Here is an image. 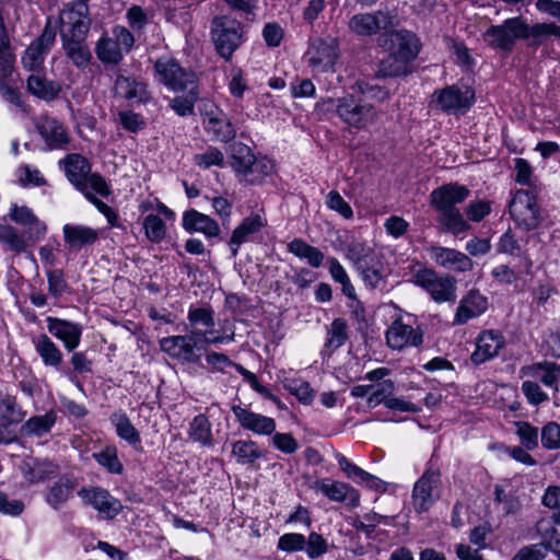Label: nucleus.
Here are the masks:
<instances>
[{"mask_svg": "<svg viewBox=\"0 0 560 560\" xmlns=\"http://www.w3.org/2000/svg\"><path fill=\"white\" fill-rule=\"evenodd\" d=\"M339 59V44L336 38H317L306 51V62L315 71L328 72L335 70Z\"/></svg>", "mask_w": 560, "mask_h": 560, "instance_id": "obj_14", "label": "nucleus"}, {"mask_svg": "<svg viewBox=\"0 0 560 560\" xmlns=\"http://www.w3.org/2000/svg\"><path fill=\"white\" fill-rule=\"evenodd\" d=\"M521 31L523 32L518 33V35L522 36V39H532V44L536 46L549 38L560 39V25L553 22L529 25L523 20V27Z\"/></svg>", "mask_w": 560, "mask_h": 560, "instance_id": "obj_37", "label": "nucleus"}, {"mask_svg": "<svg viewBox=\"0 0 560 560\" xmlns=\"http://www.w3.org/2000/svg\"><path fill=\"white\" fill-rule=\"evenodd\" d=\"M194 161L199 167L209 168L221 166L224 162V155L219 149L209 148L205 152L196 154Z\"/></svg>", "mask_w": 560, "mask_h": 560, "instance_id": "obj_62", "label": "nucleus"}, {"mask_svg": "<svg viewBox=\"0 0 560 560\" xmlns=\"http://www.w3.org/2000/svg\"><path fill=\"white\" fill-rule=\"evenodd\" d=\"M48 282V293L55 298H60L67 290L68 284L65 280L63 272L58 269H48L46 271Z\"/></svg>", "mask_w": 560, "mask_h": 560, "instance_id": "obj_58", "label": "nucleus"}, {"mask_svg": "<svg viewBox=\"0 0 560 560\" xmlns=\"http://www.w3.org/2000/svg\"><path fill=\"white\" fill-rule=\"evenodd\" d=\"M211 36L218 54L229 60L244 40L243 25L228 15L215 16Z\"/></svg>", "mask_w": 560, "mask_h": 560, "instance_id": "obj_6", "label": "nucleus"}, {"mask_svg": "<svg viewBox=\"0 0 560 560\" xmlns=\"http://www.w3.org/2000/svg\"><path fill=\"white\" fill-rule=\"evenodd\" d=\"M326 205L330 210L338 212L345 219H350L353 215V211L350 205L336 190L328 192Z\"/></svg>", "mask_w": 560, "mask_h": 560, "instance_id": "obj_63", "label": "nucleus"}, {"mask_svg": "<svg viewBox=\"0 0 560 560\" xmlns=\"http://www.w3.org/2000/svg\"><path fill=\"white\" fill-rule=\"evenodd\" d=\"M93 458L110 474H121L124 466L118 458L116 446L108 445L98 453L92 454Z\"/></svg>", "mask_w": 560, "mask_h": 560, "instance_id": "obj_49", "label": "nucleus"}, {"mask_svg": "<svg viewBox=\"0 0 560 560\" xmlns=\"http://www.w3.org/2000/svg\"><path fill=\"white\" fill-rule=\"evenodd\" d=\"M266 224V219L258 213L245 218L232 232L229 245L232 255L235 257L238 254L240 246L249 241L250 236L260 231Z\"/></svg>", "mask_w": 560, "mask_h": 560, "instance_id": "obj_33", "label": "nucleus"}, {"mask_svg": "<svg viewBox=\"0 0 560 560\" xmlns=\"http://www.w3.org/2000/svg\"><path fill=\"white\" fill-rule=\"evenodd\" d=\"M306 539L304 535L299 533H288L280 536L278 540V549L285 552H296L304 550Z\"/></svg>", "mask_w": 560, "mask_h": 560, "instance_id": "obj_57", "label": "nucleus"}, {"mask_svg": "<svg viewBox=\"0 0 560 560\" xmlns=\"http://www.w3.org/2000/svg\"><path fill=\"white\" fill-rule=\"evenodd\" d=\"M505 345L504 336L493 329L481 331L475 341V350L470 355V360L474 364H482L497 355L503 349Z\"/></svg>", "mask_w": 560, "mask_h": 560, "instance_id": "obj_20", "label": "nucleus"}, {"mask_svg": "<svg viewBox=\"0 0 560 560\" xmlns=\"http://www.w3.org/2000/svg\"><path fill=\"white\" fill-rule=\"evenodd\" d=\"M560 369L553 363H535L522 368L521 374L529 381L540 382L547 387L557 385Z\"/></svg>", "mask_w": 560, "mask_h": 560, "instance_id": "obj_39", "label": "nucleus"}, {"mask_svg": "<svg viewBox=\"0 0 560 560\" xmlns=\"http://www.w3.org/2000/svg\"><path fill=\"white\" fill-rule=\"evenodd\" d=\"M469 196L467 187L459 184H446L434 189L431 195V206L439 212L457 209L455 206L463 202Z\"/></svg>", "mask_w": 560, "mask_h": 560, "instance_id": "obj_22", "label": "nucleus"}, {"mask_svg": "<svg viewBox=\"0 0 560 560\" xmlns=\"http://www.w3.org/2000/svg\"><path fill=\"white\" fill-rule=\"evenodd\" d=\"M347 328V324L343 319H335L328 329L326 347L336 350L345 345L348 339Z\"/></svg>", "mask_w": 560, "mask_h": 560, "instance_id": "obj_52", "label": "nucleus"}, {"mask_svg": "<svg viewBox=\"0 0 560 560\" xmlns=\"http://www.w3.org/2000/svg\"><path fill=\"white\" fill-rule=\"evenodd\" d=\"M16 177L19 183L26 186H42L46 184L45 178L37 168L30 165H23L18 168Z\"/></svg>", "mask_w": 560, "mask_h": 560, "instance_id": "obj_59", "label": "nucleus"}, {"mask_svg": "<svg viewBox=\"0 0 560 560\" xmlns=\"http://www.w3.org/2000/svg\"><path fill=\"white\" fill-rule=\"evenodd\" d=\"M385 338L390 349L401 351L419 347L423 342V332L419 327H413L410 317H398L388 326Z\"/></svg>", "mask_w": 560, "mask_h": 560, "instance_id": "obj_13", "label": "nucleus"}, {"mask_svg": "<svg viewBox=\"0 0 560 560\" xmlns=\"http://www.w3.org/2000/svg\"><path fill=\"white\" fill-rule=\"evenodd\" d=\"M541 443L547 450L560 448V424L550 421L541 429Z\"/></svg>", "mask_w": 560, "mask_h": 560, "instance_id": "obj_61", "label": "nucleus"}, {"mask_svg": "<svg viewBox=\"0 0 560 560\" xmlns=\"http://www.w3.org/2000/svg\"><path fill=\"white\" fill-rule=\"evenodd\" d=\"M78 495L83 504L92 506L107 518H114L122 510L121 502L101 487H83Z\"/></svg>", "mask_w": 560, "mask_h": 560, "instance_id": "obj_19", "label": "nucleus"}, {"mask_svg": "<svg viewBox=\"0 0 560 560\" xmlns=\"http://www.w3.org/2000/svg\"><path fill=\"white\" fill-rule=\"evenodd\" d=\"M395 390V383L392 380H384L381 383L373 385L372 392L369 395L366 402L370 408H375L376 406L384 404L386 405V400L390 399L393 393Z\"/></svg>", "mask_w": 560, "mask_h": 560, "instance_id": "obj_51", "label": "nucleus"}, {"mask_svg": "<svg viewBox=\"0 0 560 560\" xmlns=\"http://www.w3.org/2000/svg\"><path fill=\"white\" fill-rule=\"evenodd\" d=\"M56 413L48 411L43 416L30 418L21 427V432L26 436H43L47 434L56 423Z\"/></svg>", "mask_w": 560, "mask_h": 560, "instance_id": "obj_43", "label": "nucleus"}, {"mask_svg": "<svg viewBox=\"0 0 560 560\" xmlns=\"http://www.w3.org/2000/svg\"><path fill=\"white\" fill-rule=\"evenodd\" d=\"M46 233V223L26 206L11 203L0 219V243L16 255L24 253L30 243L42 241Z\"/></svg>", "mask_w": 560, "mask_h": 560, "instance_id": "obj_1", "label": "nucleus"}, {"mask_svg": "<svg viewBox=\"0 0 560 560\" xmlns=\"http://www.w3.org/2000/svg\"><path fill=\"white\" fill-rule=\"evenodd\" d=\"M272 163L268 159H257L255 156L254 162L244 178L250 183L260 182L265 176L272 172Z\"/></svg>", "mask_w": 560, "mask_h": 560, "instance_id": "obj_56", "label": "nucleus"}, {"mask_svg": "<svg viewBox=\"0 0 560 560\" xmlns=\"http://www.w3.org/2000/svg\"><path fill=\"white\" fill-rule=\"evenodd\" d=\"M345 256L357 270L362 266L372 262L382 255L377 254L374 246L369 243L353 240L347 245Z\"/></svg>", "mask_w": 560, "mask_h": 560, "instance_id": "obj_38", "label": "nucleus"}, {"mask_svg": "<svg viewBox=\"0 0 560 560\" xmlns=\"http://www.w3.org/2000/svg\"><path fill=\"white\" fill-rule=\"evenodd\" d=\"M430 258L436 265L457 272L469 271L474 267L468 255L454 248L434 246L430 249Z\"/></svg>", "mask_w": 560, "mask_h": 560, "instance_id": "obj_24", "label": "nucleus"}, {"mask_svg": "<svg viewBox=\"0 0 560 560\" xmlns=\"http://www.w3.org/2000/svg\"><path fill=\"white\" fill-rule=\"evenodd\" d=\"M314 488L334 502H343L349 499L351 508L360 505L359 491L346 482L323 479L317 481Z\"/></svg>", "mask_w": 560, "mask_h": 560, "instance_id": "obj_25", "label": "nucleus"}, {"mask_svg": "<svg viewBox=\"0 0 560 560\" xmlns=\"http://www.w3.org/2000/svg\"><path fill=\"white\" fill-rule=\"evenodd\" d=\"M441 497V475L428 469L413 485L411 504L417 513L428 512Z\"/></svg>", "mask_w": 560, "mask_h": 560, "instance_id": "obj_11", "label": "nucleus"}, {"mask_svg": "<svg viewBox=\"0 0 560 560\" xmlns=\"http://www.w3.org/2000/svg\"><path fill=\"white\" fill-rule=\"evenodd\" d=\"M336 458L340 469L346 474V476L349 479H351L355 483L365 486L366 488L375 491L383 492L386 490V486L383 480H381L378 477L374 475H371L361 467L357 466L345 455L337 454Z\"/></svg>", "mask_w": 560, "mask_h": 560, "instance_id": "obj_30", "label": "nucleus"}, {"mask_svg": "<svg viewBox=\"0 0 560 560\" xmlns=\"http://www.w3.org/2000/svg\"><path fill=\"white\" fill-rule=\"evenodd\" d=\"M438 221L447 232L455 236L470 229V224L464 219L459 209L439 213Z\"/></svg>", "mask_w": 560, "mask_h": 560, "instance_id": "obj_48", "label": "nucleus"}, {"mask_svg": "<svg viewBox=\"0 0 560 560\" xmlns=\"http://www.w3.org/2000/svg\"><path fill=\"white\" fill-rule=\"evenodd\" d=\"M393 25V16L390 13L382 10L357 13L352 15L348 22L350 32L359 37L377 35L381 31H385Z\"/></svg>", "mask_w": 560, "mask_h": 560, "instance_id": "obj_16", "label": "nucleus"}, {"mask_svg": "<svg viewBox=\"0 0 560 560\" xmlns=\"http://www.w3.org/2000/svg\"><path fill=\"white\" fill-rule=\"evenodd\" d=\"M183 228L190 233H201L208 238L217 237L220 234L218 222L195 209H190L184 213Z\"/></svg>", "mask_w": 560, "mask_h": 560, "instance_id": "obj_32", "label": "nucleus"}, {"mask_svg": "<svg viewBox=\"0 0 560 560\" xmlns=\"http://www.w3.org/2000/svg\"><path fill=\"white\" fill-rule=\"evenodd\" d=\"M32 342L44 365L59 369L63 355L58 346L46 334L34 337Z\"/></svg>", "mask_w": 560, "mask_h": 560, "instance_id": "obj_35", "label": "nucleus"}, {"mask_svg": "<svg viewBox=\"0 0 560 560\" xmlns=\"http://www.w3.org/2000/svg\"><path fill=\"white\" fill-rule=\"evenodd\" d=\"M232 412L240 425L258 435H270L276 431L277 424L273 418L256 413L240 405L232 406Z\"/></svg>", "mask_w": 560, "mask_h": 560, "instance_id": "obj_21", "label": "nucleus"}, {"mask_svg": "<svg viewBox=\"0 0 560 560\" xmlns=\"http://www.w3.org/2000/svg\"><path fill=\"white\" fill-rule=\"evenodd\" d=\"M516 433L520 438L522 445L526 450H534L538 445V429L525 421L515 423Z\"/></svg>", "mask_w": 560, "mask_h": 560, "instance_id": "obj_54", "label": "nucleus"}, {"mask_svg": "<svg viewBox=\"0 0 560 560\" xmlns=\"http://www.w3.org/2000/svg\"><path fill=\"white\" fill-rule=\"evenodd\" d=\"M252 149L244 143H235L232 147L231 165L236 173L245 177L254 162Z\"/></svg>", "mask_w": 560, "mask_h": 560, "instance_id": "obj_46", "label": "nucleus"}, {"mask_svg": "<svg viewBox=\"0 0 560 560\" xmlns=\"http://www.w3.org/2000/svg\"><path fill=\"white\" fill-rule=\"evenodd\" d=\"M175 219H167L164 214H151L142 218V230L145 238L154 244L162 243L167 237L168 224Z\"/></svg>", "mask_w": 560, "mask_h": 560, "instance_id": "obj_36", "label": "nucleus"}, {"mask_svg": "<svg viewBox=\"0 0 560 560\" xmlns=\"http://www.w3.org/2000/svg\"><path fill=\"white\" fill-rule=\"evenodd\" d=\"M328 103L346 125L358 130H366L380 119L377 109L362 96L347 94L337 100L329 98Z\"/></svg>", "mask_w": 560, "mask_h": 560, "instance_id": "obj_4", "label": "nucleus"}, {"mask_svg": "<svg viewBox=\"0 0 560 560\" xmlns=\"http://www.w3.org/2000/svg\"><path fill=\"white\" fill-rule=\"evenodd\" d=\"M232 455L238 464H253L262 456L258 444L252 440H240L232 445Z\"/></svg>", "mask_w": 560, "mask_h": 560, "instance_id": "obj_44", "label": "nucleus"}, {"mask_svg": "<svg viewBox=\"0 0 560 560\" xmlns=\"http://www.w3.org/2000/svg\"><path fill=\"white\" fill-rule=\"evenodd\" d=\"M135 38L124 26H115L110 35L103 36L96 45V56L105 63H118L132 47Z\"/></svg>", "mask_w": 560, "mask_h": 560, "instance_id": "obj_10", "label": "nucleus"}, {"mask_svg": "<svg viewBox=\"0 0 560 560\" xmlns=\"http://www.w3.org/2000/svg\"><path fill=\"white\" fill-rule=\"evenodd\" d=\"M515 180L520 185L532 186L535 183V176L530 164L522 158L514 160Z\"/></svg>", "mask_w": 560, "mask_h": 560, "instance_id": "obj_64", "label": "nucleus"}, {"mask_svg": "<svg viewBox=\"0 0 560 560\" xmlns=\"http://www.w3.org/2000/svg\"><path fill=\"white\" fill-rule=\"evenodd\" d=\"M187 319V331L205 345L229 343L234 340V331L221 334L214 329V314L211 308L190 307Z\"/></svg>", "mask_w": 560, "mask_h": 560, "instance_id": "obj_7", "label": "nucleus"}, {"mask_svg": "<svg viewBox=\"0 0 560 560\" xmlns=\"http://www.w3.org/2000/svg\"><path fill=\"white\" fill-rule=\"evenodd\" d=\"M54 42L55 33L51 30H45L25 50L22 57L24 68L32 72L42 70L45 57L49 52Z\"/></svg>", "mask_w": 560, "mask_h": 560, "instance_id": "obj_23", "label": "nucleus"}, {"mask_svg": "<svg viewBox=\"0 0 560 560\" xmlns=\"http://www.w3.org/2000/svg\"><path fill=\"white\" fill-rule=\"evenodd\" d=\"M115 94L121 98L137 102H143L148 97L145 85L142 82L121 74L116 79Z\"/></svg>", "mask_w": 560, "mask_h": 560, "instance_id": "obj_42", "label": "nucleus"}, {"mask_svg": "<svg viewBox=\"0 0 560 560\" xmlns=\"http://www.w3.org/2000/svg\"><path fill=\"white\" fill-rule=\"evenodd\" d=\"M68 180L80 191L92 189L101 197L112 192L106 179L97 173H91V163L81 154L71 153L60 161Z\"/></svg>", "mask_w": 560, "mask_h": 560, "instance_id": "obj_3", "label": "nucleus"}, {"mask_svg": "<svg viewBox=\"0 0 560 560\" xmlns=\"http://www.w3.org/2000/svg\"><path fill=\"white\" fill-rule=\"evenodd\" d=\"M487 308V299L477 291H470L459 302L454 322L458 325H463L468 320L482 315Z\"/></svg>", "mask_w": 560, "mask_h": 560, "instance_id": "obj_31", "label": "nucleus"}, {"mask_svg": "<svg viewBox=\"0 0 560 560\" xmlns=\"http://www.w3.org/2000/svg\"><path fill=\"white\" fill-rule=\"evenodd\" d=\"M523 27V19H508L501 25H492L483 33V39L489 46L501 50H512L515 39H522L518 33Z\"/></svg>", "mask_w": 560, "mask_h": 560, "instance_id": "obj_18", "label": "nucleus"}, {"mask_svg": "<svg viewBox=\"0 0 560 560\" xmlns=\"http://www.w3.org/2000/svg\"><path fill=\"white\" fill-rule=\"evenodd\" d=\"M287 389L294 395L300 402L310 405L314 399V390L310 383L302 380H292L285 385Z\"/></svg>", "mask_w": 560, "mask_h": 560, "instance_id": "obj_55", "label": "nucleus"}, {"mask_svg": "<svg viewBox=\"0 0 560 560\" xmlns=\"http://www.w3.org/2000/svg\"><path fill=\"white\" fill-rule=\"evenodd\" d=\"M27 90L38 98L52 101L58 96L61 86L59 83L48 80L42 70H38L33 71L27 78Z\"/></svg>", "mask_w": 560, "mask_h": 560, "instance_id": "obj_34", "label": "nucleus"}, {"mask_svg": "<svg viewBox=\"0 0 560 560\" xmlns=\"http://www.w3.org/2000/svg\"><path fill=\"white\" fill-rule=\"evenodd\" d=\"M36 128L51 150L63 149L69 143L70 137L65 126L52 117H40L36 122Z\"/></svg>", "mask_w": 560, "mask_h": 560, "instance_id": "obj_26", "label": "nucleus"}, {"mask_svg": "<svg viewBox=\"0 0 560 560\" xmlns=\"http://www.w3.org/2000/svg\"><path fill=\"white\" fill-rule=\"evenodd\" d=\"M205 343L194 337L190 332L187 335L165 337L160 340L162 351L170 357L186 363L197 362L199 357L196 350L202 349Z\"/></svg>", "mask_w": 560, "mask_h": 560, "instance_id": "obj_17", "label": "nucleus"}, {"mask_svg": "<svg viewBox=\"0 0 560 560\" xmlns=\"http://www.w3.org/2000/svg\"><path fill=\"white\" fill-rule=\"evenodd\" d=\"M62 235L66 245L72 250H80L93 245L100 237V231L84 224L67 223L62 226Z\"/></svg>", "mask_w": 560, "mask_h": 560, "instance_id": "obj_28", "label": "nucleus"}, {"mask_svg": "<svg viewBox=\"0 0 560 560\" xmlns=\"http://www.w3.org/2000/svg\"><path fill=\"white\" fill-rule=\"evenodd\" d=\"M189 438L202 445H210L212 441L211 424L203 415L196 416L189 425Z\"/></svg>", "mask_w": 560, "mask_h": 560, "instance_id": "obj_50", "label": "nucleus"}, {"mask_svg": "<svg viewBox=\"0 0 560 560\" xmlns=\"http://www.w3.org/2000/svg\"><path fill=\"white\" fill-rule=\"evenodd\" d=\"M73 14L74 13L72 11H69L63 12L61 15L63 26L66 27L67 24L71 25V34H69L67 30L62 31L63 47L67 56L77 67H85L91 59V52L84 44V35L86 34L89 26L81 18L72 21Z\"/></svg>", "mask_w": 560, "mask_h": 560, "instance_id": "obj_5", "label": "nucleus"}, {"mask_svg": "<svg viewBox=\"0 0 560 560\" xmlns=\"http://www.w3.org/2000/svg\"><path fill=\"white\" fill-rule=\"evenodd\" d=\"M475 102V92L467 85H450L432 94L431 106L446 114H465Z\"/></svg>", "mask_w": 560, "mask_h": 560, "instance_id": "obj_8", "label": "nucleus"}, {"mask_svg": "<svg viewBox=\"0 0 560 560\" xmlns=\"http://www.w3.org/2000/svg\"><path fill=\"white\" fill-rule=\"evenodd\" d=\"M304 550L310 559H315L328 551V544L320 534L312 532L306 539Z\"/></svg>", "mask_w": 560, "mask_h": 560, "instance_id": "obj_60", "label": "nucleus"}, {"mask_svg": "<svg viewBox=\"0 0 560 560\" xmlns=\"http://www.w3.org/2000/svg\"><path fill=\"white\" fill-rule=\"evenodd\" d=\"M203 125L208 133H211L214 139L222 142L232 140L236 135L231 121L218 107H213L210 110L205 112Z\"/></svg>", "mask_w": 560, "mask_h": 560, "instance_id": "obj_29", "label": "nucleus"}, {"mask_svg": "<svg viewBox=\"0 0 560 560\" xmlns=\"http://www.w3.org/2000/svg\"><path fill=\"white\" fill-rule=\"evenodd\" d=\"M412 281L425 290L436 303L453 301L456 298V281L450 276H439L430 268L413 271Z\"/></svg>", "mask_w": 560, "mask_h": 560, "instance_id": "obj_9", "label": "nucleus"}, {"mask_svg": "<svg viewBox=\"0 0 560 560\" xmlns=\"http://www.w3.org/2000/svg\"><path fill=\"white\" fill-rule=\"evenodd\" d=\"M75 486L74 479L61 477L48 488L45 494L47 504L54 509H59L72 497Z\"/></svg>", "mask_w": 560, "mask_h": 560, "instance_id": "obj_41", "label": "nucleus"}, {"mask_svg": "<svg viewBox=\"0 0 560 560\" xmlns=\"http://www.w3.org/2000/svg\"><path fill=\"white\" fill-rule=\"evenodd\" d=\"M364 284L369 288H380L385 280L383 256L357 269Z\"/></svg>", "mask_w": 560, "mask_h": 560, "instance_id": "obj_45", "label": "nucleus"}, {"mask_svg": "<svg viewBox=\"0 0 560 560\" xmlns=\"http://www.w3.org/2000/svg\"><path fill=\"white\" fill-rule=\"evenodd\" d=\"M138 209L142 215L164 214L167 219H176L175 212L158 198H145L140 200Z\"/></svg>", "mask_w": 560, "mask_h": 560, "instance_id": "obj_53", "label": "nucleus"}, {"mask_svg": "<svg viewBox=\"0 0 560 560\" xmlns=\"http://www.w3.org/2000/svg\"><path fill=\"white\" fill-rule=\"evenodd\" d=\"M110 421L120 439L127 441L131 445L140 443V434L126 413H114L110 417Z\"/></svg>", "mask_w": 560, "mask_h": 560, "instance_id": "obj_47", "label": "nucleus"}, {"mask_svg": "<svg viewBox=\"0 0 560 560\" xmlns=\"http://www.w3.org/2000/svg\"><path fill=\"white\" fill-rule=\"evenodd\" d=\"M510 213L516 224L526 231L535 230L541 222L536 197L527 190H517L510 203Z\"/></svg>", "mask_w": 560, "mask_h": 560, "instance_id": "obj_12", "label": "nucleus"}, {"mask_svg": "<svg viewBox=\"0 0 560 560\" xmlns=\"http://www.w3.org/2000/svg\"><path fill=\"white\" fill-rule=\"evenodd\" d=\"M377 44L388 52L377 70V74L384 78L406 74L409 63L417 58L421 48L417 35L408 30L384 32L378 36Z\"/></svg>", "mask_w": 560, "mask_h": 560, "instance_id": "obj_2", "label": "nucleus"}, {"mask_svg": "<svg viewBox=\"0 0 560 560\" xmlns=\"http://www.w3.org/2000/svg\"><path fill=\"white\" fill-rule=\"evenodd\" d=\"M46 322L48 331L62 341L68 351L74 350L80 345L82 335L80 325L56 317H47Z\"/></svg>", "mask_w": 560, "mask_h": 560, "instance_id": "obj_27", "label": "nucleus"}, {"mask_svg": "<svg viewBox=\"0 0 560 560\" xmlns=\"http://www.w3.org/2000/svg\"><path fill=\"white\" fill-rule=\"evenodd\" d=\"M58 471V466L49 460L32 459L23 464L22 472L24 478L31 483L43 482Z\"/></svg>", "mask_w": 560, "mask_h": 560, "instance_id": "obj_40", "label": "nucleus"}, {"mask_svg": "<svg viewBox=\"0 0 560 560\" xmlns=\"http://www.w3.org/2000/svg\"><path fill=\"white\" fill-rule=\"evenodd\" d=\"M156 79L173 91H179L194 85L196 75L183 69L176 60L162 57L154 65Z\"/></svg>", "mask_w": 560, "mask_h": 560, "instance_id": "obj_15", "label": "nucleus"}]
</instances>
